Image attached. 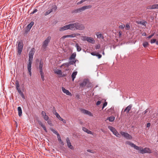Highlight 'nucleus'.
Listing matches in <instances>:
<instances>
[{
	"label": "nucleus",
	"instance_id": "obj_1",
	"mask_svg": "<svg viewBox=\"0 0 158 158\" xmlns=\"http://www.w3.org/2000/svg\"><path fill=\"white\" fill-rule=\"evenodd\" d=\"M35 49L32 48L30 51L29 54V60L27 64V69L30 75L31 76V66L32 63L33 57L35 52Z\"/></svg>",
	"mask_w": 158,
	"mask_h": 158
},
{
	"label": "nucleus",
	"instance_id": "obj_2",
	"mask_svg": "<svg viewBox=\"0 0 158 158\" xmlns=\"http://www.w3.org/2000/svg\"><path fill=\"white\" fill-rule=\"evenodd\" d=\"M91 7V5L85 6L80 8L74 10L73 12L75 13H80L85 10L90 8Z\"/></svg>",
	"mask_w": 158,
	"mask_h": 158
},
{
	"label": "nucleus",
	"instance_id": "obj_3",
	"mask_svg": "<svg viewBox=\"0 0 158 158\" xmlns=\"http://www.w3.org/2000/svg\"><path fill=\"white\" fill-rule=\"evenodd\" d=\"M139 149H137L139 151L140 153L144 154L145 153H152L151 150L148 148H145L143 149L141 147H139Z\"/></svg>",
	"mask_w": 158,
	"mask_h": 158
},
{
	"label": "nucleus",
	"instance_id": "obj_4",
	"mask_svg": "<svg viewBox=\"0 0 158 158\" xmlns=\"http://www.w3.org/2000/svg\"><path fill=\"white\" fill-rule=\"evenodd\" d=\"M16 87L19 94L23 99H25V96L23 92L21 91L19 88V84L18 81H16L15 82Z\"/></svg>",
	"mask_w": 158,
	"mask_h": 158
},
{
	"label": "nucleus",
	"instance_id": "obj_5",
	"mask_svg": "<svg viewBox=\"0 0 158 158\" xmlns=\"http://www.w3.org/2000/svg\"><path fill=\"white\" fill-rule=\"evenodd\" d=\"M120 133L122 136L127 139H132V137L127 133L121 131Z\"/></svg>",
	"mask_w": 158,
	"mask_h": 158
},
{
	"label": "nucleus",
	"instance_id": "obj_6",
	"mask_svg": "<svg viewBox=\"0 0 158 158\" xmlns=\"http://www.w3.org/2000/svg\"><path fill=\"white\" fill-rule=\"evenodd\" d=\"M23 46V43L22 41L19 42L18 46V52L19 55L21 54Z\"/></svg>",
	"mask_w": 158,
	"mask_h": 158
},
{
	"label": "nucleus",
	"instance_id": "obj_7",
	"mask_svg": "<svg viewBox=\"0 0 158 158\" xmlns=\"http://www.w3.org/2000/svg\"><path fill=\"white\" fill-rule=\"evenodd\" d=\"M76 30H82L84 29L85 27L83 24L78 23H76Z\"/></svg>",
	"mask_w": 158,
	"mask_h": 158
},
{
	"label": "nucleus",
	"instance_id": "obj_8",
	"mask_svg": "<svg viewBox=\"0 0 158 158\" xmlns=\"http://www.w3.org/2000/svg\"><path fill=\"white\" fill-rule=\"evenodd\" d=\"M51 39V36H48L47 37L46 39L44 41L43 44V46L44 47H46L48 45V44L50 41Z\"/></svg>",
	"mask_w": 158,
	"mask_h": 158
},
{
	"label": "nucleus",
	"instance_id": "obj_9",
	"mask_svg": "<svg viewBox=\"0 0 158 158\" xmlns=\"http://www.w3.org/2000/svg\"><path fill=\"white\" fill-rule=\"evenodd\" d=\"M125 143L126 144H127L130 145L131 147L134 148L136 150L139 149V146L136 145L135 144L132 143L131 142L129 141H126L125 142Z\"/></svg>",
	"mask_w": 158,
	"mask_h": 158
},
{
	"label": "nucleus",
	"instance_id": "obj_10",
	"mask_svg": "<svg viewBox=\"0 0 158 158\" xmlns=\"http://www.w3.org/2000/svg\"><path fill=\"white\" fill-rule=\"evenodd\" d=\"M44 64V62L41 60L40 62L39 65V69L40 73L43 72V66Z\"/></svg>",
	"mask_w": 158,
	"mask_h": 158
},
{
	"label": "nucleus",
	"instance_id": "obj_11",
	"mask_svg": "<svg viewBox=\"0 0 158 158\" xmlns=\"http://www.w3.org/2000/svg\"><path fill=\"white\" fill-rule=\"evenodd\" d=\"M76 25V23H70L68 24L69 29L71 30H75Z\"/></svg>",
	"mask_w": 158,
	"mask_h": 158
},
{
	"label": "nucleus",
	"instance_id": "obj_12",
	"mask_svg": "<svg viewBox=\"0 0 158 158\" xmlns=\"http://www.w3.org/2000/svg\"><path fill=\"white\" fill-rule=\"evenodd\" d=\"M81 112L85 114L88 115L90 116H93L92 114L90 111L84 109H81Z\"/></svg>",
	"mask_w": 158,
	"mask_h": 158
},
{
	"label": "nucleus",
	"instance_id": "obj_13",
	"mask_svg": "<svg viewBox=\"0 0 158 158\" xmlns=\"http://www.w3.org/2000/svg\"><path fill=\"white\" fill-rule=\"evenodd\" d=\"M66 142L68 147L71 149H74L73 146L71 144L70 140L69 138H66Z\"/></svg>",
	"mask_w": 158,
	"mask_h": 158
},
{
	"label": "nucleus",
	"instance_id": "obj_14",
	"mask_svg": "<svg viewBox=\"0 0 158 158\" xmlns=\"http://www.w3.org/2000/svg\"><path fill=\"white\" fill-rule=\"evenodd\" d=\"M147 9H158V4H154L152 6H148L147 7Z\"/></svg>",
	"mask_w": 158,
	"mask_h": 158
},
{
	"label": "nucleus",
	"instance_id": "obj_15",
	"mask_svg": "<svg viewBox=\"0 0 158 158\" xmlns=\"http://www.w3.org/2000/svg\"><path fill=\"white\" fill-rule=\"evenodd\" d=\"M41 114L43 117L44 118L46 121L48 120L49 119V117L46 115L45 112L44 111H42L41 112Z\"/></svg>",
	"mask_w": 158,
	"mask_h": 158
},
{
	"label": "nucleus",
	"instance_id": "obj_16",
	"mask_svg": "<svg viewBox=\"0 0 158 158\" xmlns=\"http://www.w3.org/2000/svg\"><path fill=\"white\" fill-rule=\"evenodd\" d=\"M61 89H62V91L63 92V93L66 94L67 95H70V96L71 95H72L71 94V93L70 92H69V91L68 90L65 89L63 87H62Z\"/></svg>",
	"mask_w": 158,
	"mask_h": 158
},
{
	"label": "nucleus",
	"instance_id": "obj_17",
	"mask_svg": "<svg viewBox=\"0 0 158 158\" xmlns=\"http://www.w3.org/2000/svg\"><path fill=\"white\" fill-rule=\"evenodd\" d=\"M68 29H69V27L68 25H67L60 27L59 29V31H62Z\"/></svg>",
	"mask_w": 158,
	"mask_h": 158
},
{
	"label": "nucleus",
	"instance_id": "obj_18",
	"mask_svg": "<svg viewBox=\"0 0 158 158\" xmlns=\"http://www.w3.org/2000/svg\"><path fill=\"white\" fill-rule=\"evenodd\" d=\"M86 40V41L92 44H94L95 42V41L94 39L91 37H87Z\"/></svg>",
	"mask_w": 158,
	"mask_h": 158
},
{
	"label": "nucleus",
	"instance_id": "obj_19",
	"mask_svg": "<svg viewBox=\"0 0 158 158\" xmlns=\"http://www.w3.org/2000/svg\"><path fill=\"white\" fill-rule=\"evenodd\" d=\"M91 54L93 56H95L98 57V58L100 59L102 57V55L96 52H92Z\"/></svg>",
	"mask_w": 158,
	"mask_h": 158
},
{
	"label": "nucleus",
	"instance_id": "obj_20",
	"mask_svg": "<svg viewBox=\"0 0 158 158\" xmlns=\"http://www.w3.org/2000/svg\"><path fill=\"white\" fill-rule=\"evenodd\" d=\"M54 71L55 73L56 74L58 75H61L62 74V72L59 69H55Z\"/></svg>",
	"mask_w": 158,
	"mask_h": 158
},
{
	"label": "nucleus",
	"instance_id": "obj_21",
	"mask_svg": "<svg viewBox=\"0 0 158 158\" xmlns=\"http://www.w3.org/2000/svg\"><path fill=\"white\" fill-rule=\"evenodd\" d=\"M82 130L85 132L87 133L88 134H92V132L91 131L88 130L85 127H82Z\"/></svg>",
	"mask_w": 158,
	"mask_h": 158
},
{
	"label": "nucleus",
	"instance_id": "obj_22",
	"mask_svg": "<svg viewBox=\"0 0 158 158\" xmlns=\"http://www.w3.org/2000/svg\"><path fill=\"white\" fill-rule=\"evenodd\" d=\"M131 107L132 106L131 105H129L124 110V112H126L127 113H128L129 111L131 110Z\"/></svg>",
	"mask_w": 158,
	"mask_h": 158
},
{
	"label": "nucleus",
	"instance_id": "obj_23",
	"mask_svg": "<svg viewBox=\"0 0 158 158\" xmlns=\"http://www.w3.org/2000/svg\"><path fill=\"white\" fill-rule=\"evenodd\" d=\"M18 111L19 116L20 117L22 115V112L21 108L19 106L18 107Z\"/></svg>",
	"mask_w": 158,
	"mask_h": 158
},
{
	"label": "nucleus",
	"instance_id": "obj_24",
	"mask_svg": "<svg viewBox=\"0 0 158 158\" xmlns=\"http://www.w3.org/2000/svg\"><path fill=\"white\" fill-rule=\"evenodd\" d=\"M80 34L79 33H74L69 35V37L73 38L76 36H80Z\"/></svg>",
	"mask_w": 158,
	"mask_h": 158
},
{
	"label": "nucleus",
	"instance_id": "obj_25",
	"mask_svg": "<svg viewBox=\"0 0 158 158\" xmlns=\"http://www.w3.org/2000/svg\"><path fill=\"white\" fill-rule=\"evenodd\" d=\"M108 128L113 132L114 134L116 131V130L114 128L111 126H109L108 127Z\"/></svg>",
	"mask_w": 158,
	"mask_h": 158
},
{
	"label": "nucleus",
	"instance_id": "obj_26",
	"mask_svg": "<svg viewBox=\"0 0 158 158\" xmlns=\"http://www.w3.org/2000/svg\"><path fill=\"white\" fill-rule=\"evenodd\" d=\"M77 72L76 71V72H73V73H72V75H71V77H72V80L73 81H74V79L75 78L77 74Z\"/></svg>",
	"mask_w": 158,
	"mask_h": 158
},
{
	"label": "nucleus",
	"instance_id": "obj_27",
	"mask_svg": "<svg viewBox=\"0 0 158 158\" xmlns=\"http://www.w3.org/2000/svg\"><path fill=\"white\" fill-rule=\"evenodd\" d=\"M76 53L75 52L73 53L69 58L70 60H75V58L76 56Z\"/></svg>",
	"mask_w": 158,
	"mask_h": 158
},
{
	"label": "nucleus",
	"instance_id": "obj_28",
	"mask_svg": "<svg viewBox=\"0 0 158 158\" xmlns=\"http://www.w3.org/2000/svg\"><path fill=\"white\" fill-rule=\"evenodd\" d=\"M57 138H58V140L59 141V143L62 145H64V143L62 141L60 137V135H57Z\"/></svg>",
	"mask_w": 158,
	"mask_h": 158
},
{
	"label": "nucleus",
	"instance_id": "obj_29",
	"mask_svg": "<svg viewBox=\"0 0 158 158\" xmlns=\"http://www.w3.org/2000/svg\"><path fill=\"white\" fill-rule=\"evenodd\" d=\"M87 83V81L86 80H85L80 84V86L82 87L85 86L86 85Z\"/></svg>",
	"mask_w": 158,
	"mask_h": 158
},
{
	"label": "nucleus",
	"instance_id": "obj_30",
	"mask_svg": "<svg viewBox=\"0 0 158 158\" xmlns=\"http://www.w3.org/2000/svg\"><path fill=\"white\" fill-rule=\"evenodd\" d=\"M96 35L97 36L98 38H102V39H103L102 35V34L100 33L99 32H98L96 33Z\"/></svg>",
	"mask_w": 158,
	"mask_h": 158
},
{
	"label": "nucleus",
	"instance_id": "obj_31",
	"mask_svg": "<svg viewBox=\"0 0 158 158\" xmlns=\"http://www.w3.org/2000/svg\"><path fill=\"white\" fill-rule=\"evenodd\" d=\"M115 118L114 117L111 116L107 118V119L109 120L110 122H113Z\"/></svg>",
	"mask_w": 158,
	"mask_h": 158
},
{
	"label": "nucleus",
	"instance_id": "obj_32",
	"mask_svg": "<svg viewBox=\"0 0 158 158\" xmlns=\"http://www.w3.org/2000/svg\"><path fill=\"white\" fill-rule=\"evenodd\" d=\"M75 47L77 48V51L79 52L81 50V47L79 46L78 44L77 43H76V44Z\"/></svg>",
	"mask_w": 158,
	"mask_h": 158
},
{
	"label": "nucleus",
	"instance_id": "obj_33",
	"mask_svg": "<svg viewBox=\"0 0 158 158\" xmlns=\"http://www.w3.org/2000/svg\"><path fill=\"white\" fill-rule=\"evenodd\" d=\"M33 24L34 22H31V23L27 26V29H30Z\"/></svg>",
	"mask_w": 158,
	"mask_h": 158
},
{
	"label": "nucleus",
	"instance_id": "obj_34",
	"mask_svg": "<svg viewBox=\"0 0 158 158\" xmlns=\"http://www.w3.org/2000/svg\"><path fill=\"white\" fill-rule=\"evenodd\" d=\"M71 60L69 62V65H73L74 64L76 61L75 60Z\"/></svg>",
	"mask_w": 158,
	"mask_h": 158
},
{
	"label": "nucleus",
	"instance_id": "obj_35",
	"mask_svg": "<svg viewBox=\"0 0 158 158\" xmlns=\"http://www.w3.org/2000/svg\"><path fill=\"white\" fill-rule=\"evenodd\" d=\"M57 9V6L55 5H54L52 6V8L50 10H52V12L53 11H56Z\"/></svg>",
	"mask_w": 158,
	"mask_h": 158
},
{
	"label": "nucleus",
	"instance_id": "obj_36",
	"mask_svg": "<svg viewBox=\"0 0 158 158\" xmlns=\"http://www.w3.org/2000/svg\"><path fill=\"white\" fill-rule=\"evenodd\" d=\"M52 12V10H51L50 9L48 10L47 11L45 12V13L44 14V15L45 16H46V15H48V14H49L50 13Z\"/></svg>",
	"mask_w": 158,
	"mask_h": 158
},
{
	"label": "nucleus",
	"instance_id": "obj_37",
	"mask_svg": "<svg viewBox=\"0 0 158 158\" xmlns=\"http://www.w3.org/2000/svg\"><path fill=\"white\" fill-rule=\"evenodd\" d=\"M148 43L147 42H145L143 44V45L144 47L146 48L148 45Z\"/></svg>",
	"mask_w": 158,
	"mask_h": 158
},
{
	"label": "nucleus",
	"instance_id": "obj_38",
	"mask_svg": "<svg viewBox=\"0 0 158 158\" xmlns=\"http://www.w3.org/2000/svg\"><path fill=\"white\" fill-rule=\"evenodd\" d=\"M41 76V78L43 81H44V73L43 72L40 73Z\"/></svg>",
	"mask_w": 158,
	"mask_h": 158
},
{
	"label": "nucleus",
	"instance_id": "obj_39",
	"mask_svg": "<svg viewBox=\"0 0 158 158\" xmlns=\"http://www.w3.org/2000/svg\"><path fill=\"white\" fill-rule=\"evenodd\" d=\"M51 131L53 133H54V134L56 135L57 136V135H59V134L58 133V132L55 130L53 129H52Z\"/></svg>",
	"mask_w": 158,
	"mask_h": 158
},
{
	"label": "nucleus",
	"instance_id": "obj_40",
	"mask_svg": "<svg viewBox=\"0 0 158 158\" xmlns=\"http://www.w3.org/2000/svg\"><path fill=\"white\" fill-rule=\"evenodd\" d=\"M54 114L56 115V117L58 118L59 119L61 117L59 114L56 112H55L54 113Z\"/></svg>",
	"mask_w": 158,
	"mask_h": 158
},
{
	"label": "nucleus",
	"instance_id": "obj_41",
	"mask_svg": "<svg viewBox=\"0 0 158 158\" xmlns=\"http://www.w3.org/2000/svg\"><path fill=\"white\" fill-rule=\"evenodd\" d=\"M146 22H141V21H140L139 22H137V23H138V24H141L145 26H146Z\"/></svg>",
	"mask_w": 158,
	"mask_h": 158
},
{
	"label": "nucleus",
	"instance_id": "obj_42",
	"mask_svg": "<svg viewBox=\"0 0 158 158\" xmlns=\"http://www.w3.org/2000/svg\"><path fill=\"white\" fill-rule=\"evenodd\" d=\"M156 41V39H152L150 41V43L151 44H153L155 43Z\"/></svg>",
	"mask_w": 158,
	"mask_h": 158
},
{
	"label": "nucleus",
	"instance_id": "obj_43",
	"mask_svg": "<svg viewBox=\"0 0 158 158\" xmlns=\"http://www.w3.org/2000/svg\"><path fill=\"white\" fill-rule=\"evenodd\" d=\"M59 119L61 121H63V122L64 123H66V121L65 120H64V119H63L62 118H61V117H60V119Z\"/></svg>",
	"mask_w": 158,
	"mask_h": 158
},
{
	"label": "nucleus",
	"instance_id": "obj_44",
	"mask_svg": "<svg viewBox=\"0 0 158 158\" xmlns=\"http://www.w3.org/2000/svg\"><path fill=\"white\" fill-rule=\"evenodd\" d=\"M107 104V103L106 102H105L103 104V106L102 108V109H103L105 107Z\"/></svg>",
	"mask_w": 158,
	"mask_h": 158
},
{
	"label": "nucleus",
	"instance_id": "obj_45",
	"mask_svg": "<svg viewBox=\"0 0 158 158\" xmlns=\"http://www.w3.org/2000/svg\"><path fill=\"white\" fill-rule=\"evenodd\" d=\"M125 27V25L124 24L121 25L119 26V27L121 29H123Z\"/></svg>",
	"mask_w": 158,
	"mask_h": 158
},
{
	"label": "nucleus",
	"instance_id": "obj_46",
	"mask_svg": "<svg viewBox=\"0 0 158 158\" xmlns=\"http://www.w3.org/2000/svg\"><path fill=\"white\" fill-rule=\"evenodd\" d=\"M126 28H127V30H128L130 28V26H129V25L128 24H127L126 25Z\"/></svg>",
	"mask_w": 158,
	"mask_h": 158
},
{
	"label": "nucleus",
	"instance_id": "obj_47",
	"mask_svg": "<svg viewBox=\"0 0 158 158\" xmlns=\"http://www.w3.org/2000/svg\"><path fill=\"white\" fill-rule=\"evenodd\" d=\"M67 37H69V35L64 36L61 38L64 39Z\"/></svg>",
	"mask_w": 158,
	"mask_h": 158
},
{
	"label": "nucleus",
	"instance_id": "obj_48",
	"mask_svg": "<svg viewBox=\"0 0 158 158\" xmlns=\"http://www.w3.org/2000/svg\"><path fill=\"white\" fill-rule=\"evenodd\" d=\"M154 35V33L152 34L151 35L149 36L148 37H147V38H148V39H150Z\"/></svg>",
	"mask_w": 158,
	"mask_h": 158
},
{
	"label": "nucleus",
	"instance_id": "obj_49",
	"mask_svg": "<svg viewBox=\"0 0 158 158\" xmlns=\"http://www.w3.org/2000/svg\"><path fill=\"white\" fill-rule=\"evenodd\" d=\"M82 40L83 41H85L86 40V38H87L86 36H83L82 37Z\"/></svg>",
	"mask_w": 158,
	"mask_h": 158
},
{
	"label": "nucleus",
	"instance_id": "obj_50",
	"mask_svg": "<svg viewBox=\"0 0 158 158\" xmlns=\"http://www.w3.org/2000/svg\"><path fill=\"white\" fill-rule=\"evenodd\" d=\"M101 101H98L96 103V105L98 106L101 104Z\"/></svg>",
	"mask_w": 158,
	"mask_h": 158
},
{
	"label": "nucleus",
	"instance_id": "obj_51",
	"mask_svg": "<svg viewBox=\"0 0 158 158\" xmlns=\"http://www.w3.org/2000/svg\"><path fill=\"white\" fill-rule=\"evenodd\" d=\"M37 11L38 10H37V9H35V10H34V11L31 13V14H34V13L37 12Z\"/></svg>",
	"mask_w": 158,
	"mask_h": 158
},
{
	"label": "nucleus",
	"instance_id": "obj_52",
	"mask_svg": "<svg viewBox=\"0 0 158 158\" xmlns=\"http://www.w3.org/2000/svg\"><path fill=\"white\" fill-rule=\"evenodd\" d=\"M48 121H47V123H48V124H49V125H51L52 123V122L50 120H47Z\"/></svg>",
	"mask_w": 158,
	"mask_h": 158
},
{
	"label": "nucleus",
	"instance_id": "obj_53",
	"mask_svg": "<svg viewBox=\"0 0 158 158\" xmlns=\"http://www.w3.org/2000/svg\"><path fill=\"white\" fill-rule=\"evenodd\" d=\"M148 112V109H146V110H145L143 113V114H145L147 112Z\"/></svg>",
	"mask_w": 158,
	"mask_h": 158
},
{
	"label": "nucleus",
	"instance_id": "obj_54",
	"mask_svg": "<svg viewBox=\"0 0 158 158\" xmlns=\"http://www.w3.org/2000/svg\"><path fill=\"white\" fill-rule=\"evenodd\" d=\"M100 46L99 45H97L95 47L96 49H98L100 48Z\"/></svg>",
	"mask_w": 158,
	"mask_h": 158
},
{
	"label": "nucleus",
	"instance_id": "obj_55",
	"mask_svg": "<svg viewBox=\"0 0 158 158\" xmlns=\"http://www.w3.org/2000/svg\"><path fill=\"white\" fill-rule=\"evenodd\" d=\"M150 126H151L150 123H148L147 124V127H150Z\"/></svg>",
	"mask_w": 158,
	"mask_h": 158
},
{
	"label": "nucleus",
	"instance_id": "obj_56",
	"mask_svg": "<svg viewBox=\"0 0 158 158\" xmlns=\"http://www.w3.org/2000/svg\"><path fill=\"white\" fill-rule=\"evenodd\" d=\"M116 136L117 137H119V138H120L121 137L120 135V134H119L118 133L116 135Z\"/></svg>",
	"mask_w": 158,
	"mask_h": 158
},
{
	"label": "nucleus",
	"instance_id": "obj_57",
	"mask_svg": "<svg viewBox=\"0 0 158 158\" xmlns=\"http://www.w3.org/2000/svg\"><path fill=\"white\" fill-rule=\"evenodd\" d=\"M55 112H56V110L55 109L54 107L53 108V112L54 114V113H55Z\"/></svg>",
	"mask_w": 158,
	"mask_h": 158
},
{
	"label": "nucleus",
	"instance_id": "obj_58",
	"mask_svg": "<svg viewBox=\"0 0 158 158\" xmlns=\"http://www.w3.org/2000/svg\"><path fill=\"white\" fill-rule=\"evenodd\" d=\"M39 124L41 126L42 125H43V124L41 122H40V121H39Z\"/></svg>",
	"mask_w": 158,
	"mask_h": 158
},
{
	"label": "nucleus",
	"instance_id": "obj_59",
	"mask_svg": "<svg viewBox=\"0 0 158 158\" xmlns=\"http://www.w3.org/2000/svg\"><path fill=\"white\" fill-rule=\"evenodd\" d=\"M146 33L145 32L143 33L142 34V35H143V36H146Z\"/></svg>",
	"mask_w": 158,
	"mask_h": 158
},
{
	"label": "nucleus",
	"instance_id": "obj_60",
	"mask_svg": "<svg viewBox=\"0 0 158 158\" xmlns=\"http://www.w3.org/2000/svg\"><path fill=\"white\" fill-rule=\"evenodd\" d=\"M43 128L44 130L46 132H47L46 129V127H45V126H44V127H43Z\"/></svg>",
	"mask_w": 158,
	"mask_h": 158
},
{
	"label": "nucleus",
	"instance_id": "obj_61",
	"mask_svg": "<svg viewBox=\"0 0 158 158\" xmlns=\"http://www.w3.org/2000/svg\"><path fill=\"white\" fill-rule=\"evenodd\" d=\"M118 133V132L116 131L114 133V134L116 136V135Z\"/></svg>",
	"mask_w": 158,
	"mask_h": 158
},
{
	"label": "nucleus",
	"instance_id": "obj_62",
	"mask_svg": "<svg viewBox=\"0 0 158 158\" xmlns=\"http://www.w3.org/2000/svg\"><path fill=\"white\" fill-rule=\"evenodd\" d=\"M87 151L89 152H92V150H88Z\"/></svg>",
	"mask_w": 158,
	"mask_h": 158
},
{
	"label": "nucleus",
	"instance_id": "obj_63",
	"mask_svg": "<svg viewBox=\"0 0 158 158\" xmlns=\"http://www.w3.org/2000/svg\"><path fill=\"white\" fill-rule=\"evenodd\" d=\"M155 42H156V44L157 45H158V41H156Z\"/></svg>",
	"mask_w": 158,
	"mask_h": 158
},
{
	"label": "nucleus",
	"instance_id": "obj_64",
	"mask_svg": "<svg viewBox=\"0 0 158 158\" xmlns=\"http://www.w3.org/2000/svg\"><path fill=\"white\" fill-rule=\"evenodd\" d=\"M41 126L42 128H43V127H44V126H45L43 124V125H42Z\"/></svg>",
	"mask_w": 158,
	"mask_h": 158
}]
</instances>
